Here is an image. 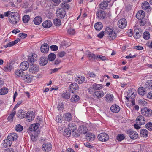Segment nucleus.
<instances>
[{
	"label": "nucleus",
	"mask_w": 152,
	"mask_h": 152,
	"mask_svg": "<svg viewBox=\"0 0 152 152\" xmlns=\"http://www.w3.org/2000/svg\"><path fill=\"white\" fill-rule=\"evenodd\" d=\"M4 15L6 17H8V20L12 24L15 25L19 22V15L17 12L7 11L4 13Z\"/></svg>",
	"instance_id": "nucleus-1"
},
{
	"label": "nucleus",
	"mask_w": 152,
	"mask_h": 152,
	"mask_svg": "<svg viewBox=\"0 0 152 152\" xmlns=\"http://www.w3.org/2000/svg\"><path fill=\"white\" fill-rule=\"evenodd\" d=\"M105 32L108 35V38L110 40L114 39L117 36L116 33L113 31V28L111 26H107Z\"/></svg>",
	"instance_id": "nucleus-2"
},
{
	"label": "nucleus",
	"mask_w": 152,
	"mask_h": 152,
	"mask_svg": "<svg viewBox=\"0 0 152 152\" xmlns=\"http://www.w3.org/2000/svg\"><path fill=\"white\" fill-rule=\"evenodd\" d=\"M141 113L145 117H149L151 116L152 115V110L151 109L147 107H144L142 109Z\"/></svg>",
	"instance_id": "nucleus-3"
},
{
	"label": "nucleus",
	"mask_w": 152,
	"mask_h": 152,
	"mask_svg": "<svg viewBox=\"0 0 152 152\" xmlns=\"http://www.w3.org/2000/svg\"><path fill=\"white\" fill-rule=\"evenodd\" d=\"M126 133L131 139L133 140L136 139L138 137L137 133L132 130H129L126 131Z\"/></svg>",
	"instance_id": "nucleus-4"
},
{
	"label": "nucleus",
	"mask_w": 152,
	"mask_h": 152,
	"mask_svg": "<svg viewBox=\"0 0 152 152\" xmlns=\"http://www.w3.org/2000/svg\"><path fill=\"white\" fill-rule=\"evenodd\" d=\"M39 70V66L36 64H32L29 66V71L31 73L36 74Z\"/></svg>",
	"instance_id": "nucleus-5"
},
{
	"label": "nucleus",
	"mask_w": 152,
	"mask_h": 152,
	"mask_svg": "<svg viewBox=\"0 0 152 152\" xmlns=\"http://www.w3.org/2000/svg\"><path fill=\"white\" fill-rule=\"evenodd\" d=\"M98 139L102 142L107 141L109 138V136L105 133H101L98 136Z\"/></svg>",
	"instance_id": "nucleus-6"
},
{
	"label": "nucleus",
	"mask_w": 152,
	"mask_h": 152,
	"mask_svg": "<svg viewBox=\"0 0 152 152\" xmlns=\"http://www.w3.org/2000/svg\"><path fill=\"white\" fill-rule=\"evenodd\" d=\"M69 88L70 92L73 93L78 90L79 87L77 83H74L70 85Z\"/></svg>",
	"instance_id": "nucleus-7"
},
{
	"label": "nucleus",
	"mask_w": 152,
	"mask_h": 152,
	"mask_svg": "<svg viewBox=\"0 0 152 152\" xmlns=\"http://www.w3.org/2000/svg\"><path fill=\"white\" fill-rule=\"evenodd\" d=\"M25 116L26 121L29 122L32 121L35 117L34 113L32 111L28 112L26 114Z\"/></svg>",
	"instance_id": "nucleus-8"
},
{
	"label": "nucleus",
	"mask_w": 152,
	"mask_h": 152,
	"mask_svg": "<svg viewBox=\"0 0 152 152\" xmlns=\"http://www.w3.org/2000/svg\"><path fill=\"white\" fill-rule=\"evenodd\" d=\"M56 14L58 18H63L65 16L66 12L64 9H59L56 11Z\"/></svg>",
	"instance_id": "nucleus-9"
},
{
	"label": "nucleus",
	"mask_w": 152,
	"mask_h": 152,
	"mask_svg": "<svg viewBox=\"0 0 152 152\" xmlns=\"http://www.w3.org/2000/svg\"><path fill=\"white\" fill-rule=\"evenodd\" d=\"M127 21L124 18L120 19L118 22V27L120 28H124L127 26Z\"/></svg>",
	"instance_id": "nucleus-10"
},
{
	"label": "nucleus",
	"mask_w": 152,
	"mask_h": 152,
	"mask_svg": "<svg viewBox=\"0 0 152 152\" xmlns=\"http://www.w3.org/2000/svg\"><path fill=\"white\" fill-rule=\"evenodd\" d=\"M52 147V145L50 143H46L43 144L42 149L44 151L48 152L51 150Z\"/></svg>",
	"instance_id": "nucleus-11"
},
{
	"label": "nucleus",
	"mask_w": 152,
	"mask_h": 152,
	"mask_svg": "<svg viewBox=\"0 0 152 152\" xmlns=\"http://www.w3.org/2000/svg\"><path fill=\"white\" fill-rule=\"evenodd\" d=\"M136 121L138 124L141 125L145 123V119L143 116L140 115L137 118Z\"/></svg>",
	"instance_id": "nucleus-12"
},
{
	"label": "nucleus",
	"mask_w": 152,
	"mask_h": 152,
	"mask_svg": "<svg viewBox=\"0 0 152 152\" xmlns=\"http://www.w3.org/2000/svg\"><path fill=\"white\" fill-rule=\"evenodd\" d=\"M97 18L100 19H103L106 16L105 13L102 10H99L96 13Z\"/></svg>",
	"instance_id": "nucleus-13"
},
{
	"label": "nucleus",
	"mask_w": 152,
	"mask_h": 152,
	"mask_svg": "<svg viewBox=\"0 0 152 152\" xmlns=\"http://www.w3.org/2000/svg\"><path fill=\"white\" fill-rule=\"evenodd\" d=\"M29 66V64L28 62L23 61L20 64V67L21 70H27Z\"/></svg>",
	"instance_id": "nucleus-14"
},
{
	"label": "nucleus",
	"mask_w": 152,
	"mask_h": 152,
	"mask_svg": "<svg viewBox=\"0 0 152 152\" xmlns=\"http://www.w3.org/2000/svg\"><path fill=\"white\" fill-rule=\"evenodd\" d=\"M17 138V134L15 133H10L8 135L7 137V138L11 142L16 140Z\"/></svg>",
	"instance_id": "nucleus-15"
},
{
	"label": "nucleus",
	"mask_w": 152,
	"mask_h": 152,
	"mask_svg": "<svg viewBox=\"0 0 152 152\" xmlns=\"http://www.w3.org/2000/svg\"><path fill=\"white\" fill-rule=\"evenodd\" d=\"M37 55L33 53L32 54H30L28 56V60L30 63L34 62L37 60Z\"/></svg>",
	"instance_id": "nucleus-16"
},
{
	"label": "nucleus",
	"mask_w": 152,
	"mask_h": 152,
	"mask_svg": "<svg viewBox=\"0 0 152 152\" xmlns=\"http://www.w3.org/2000/svg\"><path fill=\"white\" fill-rule=\"evenodd\" d=\"M105 100L107 102L110 103L113 102L114 99L113 95L111 94H108L105 96Z\"/></svg>",
	"instance_id": "nucleus-17"
},
{
	"label": "nucleus",
	"mask_w": 152,
	"mask_h": 152,
	"mask_svg": "<svg viewBox=\"0 0 152 152\" xmlns=\"http://www.w3.org/2000/svg\"><path fill=\"white\" fill-rule=\"evenodd\" d=\"M145 16V12L142 10L138 11L136 14L137 18L139 20H141Z\"/></svg>",
	"instance_id": "nucleus-18"
},
{
	"label": "nucleus",
	"mask_w": 152,
	"mask_h": 152,
	"mask_svg": "<svg viewBox=\"0 0 152 152\" xmlns=\"http://www.w3.org/2000/svg\"><path fill=\"white\" fill-rule=\"evenodd\" d=\"M41 52L44 53H46L49 50V46L47 43H44L41 47Z\"/></svg>",
	"instance_id": "nucleus-19"
},
{
	"label": "nucleus",
	"mask_w": 152,
	"mask_h": 152,
	"mask_svg": "<svg viewBox=\"0 0 152 152\" xmlns=\"http://www.w3.org/2000/svg\"><path fill=\"white\" fill-rule=\"evenodd\" d=\"M21 69H17L15 72V75L17 77H21L22 79L24 75V72Z\"/></svg>",
	"instance_id": "nucleus-20"
},
{
	"label": "nucleus",
	"mask_w": 152,
	"mask_h": 152,
	"mask_svg": "<svg viewBox=\"0 0 152 152\" xmlns=\"http://www.w3.org/2000/svg\"><path fill=\"white\" fill-rule=\"evenodd\" d=\"M48 63L47 58L46 57H41L40 58L39 64L41 66L45 65Z\"/></svg>",
	"instance_id": "nucleus-21"
},
{
	"label": "nucleus",
	"mask_w": 152,
	"mask_h": 152,
	"mask_svg": "<svg viewBox=\"0 0 152 152\" xmlns=\"http://www.w3.org/2000/svg\"><path fill=\"white\" fill-rule=\"evenodd\" d=\"M110 110L113 112L117 113L120 111V108L118 105L115 104L111 106L110 107Z\"/></svg>",
	"instance_id": "nucleus-22"
},
{
	"label": "nucleus",
	"mask_w": 152,
	"mask_h": 152,
	"mask_svg": "<svg viewBox=\"0 0 152 152\" xmlns=\"http://www.w3.org/2000/svg\"><path fill=\"white\" fill-rule=\"evenodd\" d=\"M104 95V93L102 91H97L94 92L93 96L95 97L100 98Z\"/></svg>",
	"instance_id": "nucleus-23"
},
{
	"label": "nucleus",
	"mask_w": 152,
	"mask_h": 152,
	"mask_svg": "<svg viewBox=\"0 0 152 152\" xmlns=\"http://www.w3.org/2000/svg\"><path fill=\"white\" fill-rule=\"evenodd\" d=\"M86 138L89 141H93L95 138V135L91 133H88L86 135Z\"/></svg>",
	"instance_id": "nucleus-24"
},
{
	"label": "nucleus",
	"mask_w": 152,
	"mask_h": 152,
	"mask_svg": "<svg viewBox=\"0 0 152 152\" xmlns=\"http://www.w3.org/2000/svg\"><path fill=\"white\" fill-rule=\"evenodd\" d=\"M145 87L146 90H150L152 89V80H149L146 82L145 85Z\"/></svg>",
	"instance_id": "nucleus-25"
},
{
	"label": "nucleus",
	"mask_w": 152,
	"mask_h": 152,
	"mask_svg": "<svg viewBox=\"0 0 152 152\" xmlns=\"http://www.w3.org/2000/svg\"><path fill=\"white\" fill-rule=\"evenodd\" d=\"M87 128L84 126H81L78 129V131L80 133L84 134L87 133Z\"/></svg>",
	"instance_id": "nucleus-26"
},
{
	"label": "nucleus",
	"mask_w": 152,
	"mask_h": 152,
	"mask_svg": "<svg viewBox=\"0 0 152 152\" xmlns=\"http://www.w3.org/2000/svg\"><path fill=\"white\" fill-rule=\"evenodd\" d=\"M26 112L24 110H20L18 111L17 117L20 118H24L26 115Z\"/></svg>",
	"instance_id": "nucleus-27"
},
{
	"label": "nucleus",
	"mask_w": 152,
	"mask_h": 152,
	"mask_svg": "<svg viewBox=\"0 0 152 152\" xmlns=\"http://www.w3.org/2000/svg\"><path fill=\"white\" fill-rule=\"evenodd\" d=\"M52 25V23L50 20L45 21L42 23V26L45 28H49Z\"/></svg>",
	"instance_id": "nucleus-28"
},
{
	"label": "nucleus",
	"mask_w": 152,
	"mask_h": 152,
	"mask_svg": "<svg viewBox=\"0 0 152 152\" xmlns=\"http://www.w3.org/2000/svg\"><path fill=\"white\" fill-rule=\"evenodd\" d=\"M85 80L84 76L80 75L75 78V81L78 83L81 84L83 83Z\"/></svg>",
	"instance_id": "nucleus-29"
},
{
	"label": "nucleus",
	"mask_w": 152,
	"mask_h": 152,
	"mask_svg": "<svg viewBox=\"0 0 152 152\" xmlns=\"http://www.w3.org/2000/svg\"><path fill=\"white\" fill-rule=\"evenodd\" d=\"M39 126V124L38 123L34 124L30 126L29 129L31 131H35L38 129Z\"/></svg>",
	"instance_id": "nucleus-30"
},
{
	"label": "nucleus",
	"mask_w": 152,
	"mask_h": 152,
	"mask_svg": "<svg viewBox=\"0 0 152 152\" xmlns=\"http://www.w3.org/2000/svg\"><path fill=\"white\" fill-rule=\"evenodd\" d=\"M12 144V142L7 138V139L4 140H3V142L2 144V145L5 147H6L8 146H11Z\"/></svg>",
	"instance_id": "nucleus-31"
},
{
	"label": "nucleus",
	"mask_w": 152,
	"mask_h": 152,
	"mask_svg": "<svg viewBox=\"0 0 152 152\" xmlns=\"http://www.w3.org/2000/svg\"><path fill=\"white\" fill-rule=\"evenodd\" d=\"M42 21V18L40 16H37L34 20V22L36 25L40 24Z\"/></svg>",
	"instance_id": "nucleus-32"
},
{
	"label": "nucleus",
	"mask_w": 152,
	"mask_h": 152,
	"mask_svg": "<svg viewBox=\"0 0 152 152\" xmlns=\"http://www.w3.org/2000/svg\"><path fill=\"white\" fill-rule=\"evenodd\" d=\"M93 89L95 90H100L103 88L102 85V84H97L94 83L92 86Z\"/></svg>",
	"instance_id": "nucleus-33"
},
{
	"label": "nucleus",
	"mask_w": 152,
	"mask_h": 152,
	"mask_svg": "<svg viewBox=\"0 0 152 152\" xmlns=\"http://www.w3.org/2000/svg\"><path fill=\"white\" fill-rule=\"evenodd\" d=\"M146 90L142 87H140L138 89V92L139 94L143 96L147 93Z\"/></svg>",
	"instance_id": "nucleus-34"
},
{
	"label": "nucleus",
	"mask_w": 152,
	"mask_h": 152,
	"mask_svg": "<svg viewBox=\"0 0 152 152\" xmlns=\"http://www.w3.org/2000/svg\"><path fill=\"white\" fill-rule=\"evenodd\" d=\"M79 100V97L76 95H72L71 99V101L72 102H76Z\"/></svg>",
	"instance_id": "nucleus-35"
},
{
	"label": "nucleus",
	"mask_w": 152,
	"mask_h": 152,
	"mask_svg": "<svg viewBox=\"0 0 152 152\" xmlns=\"http://www.w3.org/2000/svg\"><path fill=\"white\" fill-rule=\"evenodd\" d=\"M109 2L105 0V1L103 2H102L100 4L99 6L100 8L104 10L105 9L106 7H107L108 4L107 3Z\"/></svg>",
	"instance_id": "nucleus-36"
},
{
	"label": "nucleus",
	"mask_w": 152,
	"mask_h": 152,
	"mask_svg": "<svg viewBox=\"0 0 152 152\" xmlns=\"http://www.w3.org/2000/svg\"><path fill=\"white\" fill-rule=\"evenodd\" d=\"M86 54H87V56L89 60L92 61L96 59V56L94 54L90 52L87 53Z\"/></svg>",
	"instance_id": "nucleus-37"
},
{
	"label": "nucleus",
	"mask_w": 152,
	"mask_h": 152,
	"mask_svg": "<svg viewBox=\"0 0 152 152\" xmlns=\"http://www.w3.org/2000/svg\"><path fill=\"white\" fill-rule=\"evenodd\" d=\"M16 113V111L12 110L11 113L7 118V119L8 121H9L10 122H12L13 121V118L15 115Z\"/></svg>",
	"instance_id": "nucleus-38"
},
{
	"label": "nucleus",
	"mask_w": 152,
	"mask_h": 152,
	"mask_svg": "<svg viewBox=\"0 0 152 152\" xmlns=\"http://www.w3.org/2000/svg\"><path fill=\"white\" fill-rule=\"evenodd\" d=\"M22 79L28 83H30L32 80L31 77L28 75H24L23 77H22Z\"/></svg>",
	"instance_id": "nucleus-39"
},
{
	"label": "nucleus",
	"mask_w": 152,
	"mask_h": 152,
	"mask_svg": "<svg viewBox=\"0 0 152 152\" xmlns=\"http://www.w3.org/2000/svg\"><path fill=\"white\" fill-rule=\"evenodd\" d=\"M140 134L141 136L146 137L148 135V132L146 129H143L140 131Z\"/></svg>",
	"instance_id": "nucleus-40"
},
{
	"label": "nucleus",
	"mask_w": 152,
	"mask_h": 152,
	"mask_svg": "<svg viewBox=\"0 0 152 152\" xmlns=\"http://www.w3.org/2000/svg\"><path fill=\"white\" fill-rule=\"evenodd\" d=\"M103 27L102 25L100 22L96 23L94 25V27L97 30H100Z\"/></svg>",
	"instance_id": "nucleus-41"
},
{
	"label": "nucleus",
	"mask_w": 152,
	"mask_h": 152,
	"mask_svg": "<svg viewBox=\"0 0 152 152\" xmlns=\"http://www.w3.org/2000/svg\"><path fill=\"white\" fill-rule=\"evenodd\" d=\"M61 96L62 97L65 99H69L70 97V94L68 92H64L61 94Z\"/></svg>",
	"instance_id": "nucleus-42"
},
{
	"label": "nucleus",
	"mask_w": 152,
	"mask_h": 152,
	"mask_svg": "<svg viewBox=\"0 0 152 152\" xmlns=\"http://www.w3.org/2000/svg\"><path fill=\"white\" fill-rule=\"evenodd\" d=\"M72 117L71 114L69 113H66L64 115V119L66 121H69L72 119Z\"/></svg>",
	"instance_id": "nucleus-43"
},
{
	"label": "nucleus",
	"mask_w": 152,
	"mask_h": 152,
	"mask_svg": "<svg viewBox=\"0 0 152 152\" xmlns=\"http://www.w3.org/2000/svg\"><path fill=\"white\" fill-rule=\"evenodd\" d=\"M8 89L7 88L4 87L0 89V95H5L8 93Z\"/></svg>",
	"instance_id": "nucleus-44"
},
{
	"label": "nucleus",
	"mask_w": 152,
	"mask_h": 152,
	"mask_svg": "<svg viewBox=\"0 0 152 152\" xmlns=\"http://www.w3.org/2000/svg\"><path fill=\"white\" fill-rule=\"evenodd\" d=\"M71 130L69 128H67L65 129L64 133V135L66 137H69L71 134Z\"/></svg>",
	"instance_id": "nucleus-45"
},
{
	"label": "nucleus",
	"mask_w": 152,
	"mask_h": 152,
	"mask_svg": "<svg viewBox=\"0 0 152 152\" xmlns=\"http://www.w3.org/2000/svg\"><path fill=\"white\" fill-rule=\"evenodd\" d=\"M68 2H64L61 3L60 4L61 7L63 9H68L69 8V4H67Z\"/></svg>",
	"instance_id": "nucleus-46"
},
{
	"label": "nucleus",
	"mask_w": 152,
	"mask_h": 152,
	"mask_svg": "<svg viewBox=\"0 0 152 152\" xmlns=\"http://www.w3.org/2000/svg\"><path fill=\"white\" fill-rule=\"evenodd\" d=\"M48 57L49 60L53 61L55 59L56 56L54 53H51L48 55Z\"/></svg>",
	"instance_id": "nucleus-47"
},
{
	"label": "nucleus",
	"mask_w": 152,
	"mask_h": 152,
	"mask_svg": "<svg viewBox=\"0 0 152 152\" xmlns=\"http://www.w3.org/2000/svg\"><path fill=\"white\" fill-rule=\"evenodd\" d=\"M149 7V3L146 1L144 2L142 5V9L144 10L148 9Z\"/></svg>",
	"instance_id": "nucleus-48"
},
{
	"label": "nucleus",
	"mask_w": 152,
	"mask_h": 152,
	"mask_svg": "<svg viewBox=\"0 0 152 152\" xmlns=\"http://www.w3.org/2000/svg\"><path fill=\"white\" fill-rule=\"evenodd\" d=\"M127 93V96L130 98H134L135 96V93L132 91H129Z\"/></svg>",
	"instance_id": "nucleus-49"
},
{
	"label": "nucleus",
	"mask_w": 152,
	"mask_h": 152,
	"mask_svg": "<svg viewBox=\"0 0 152 152\" xmlns=\"http://www.w3.org/2000/svg\"><path fill=\"white\" fill-rule=\"evenodd\" d=\"M53 23L54 25L57 26H59L61 24L60 20L57 18L53 20Z\"/></svg>",
	"instance_id": "nucleus-50"
},
{
	"label": "nucleus",
	"mask_w": 152,
	"mask_h": 152,
	"mask_svg": "<svg viewBox=\"0 0 152 152\" xmlns=\"http://www.w3.org/2000/svg\"><path fill=\"white\" fill-rule=\"evenodd\" d=\"M143 37L145 40L148 39L150 37V35L149 32H144L143 34Z\"/></svg>",
	"instance_id": "nucleus-51"
},
{
	"label": "nucleus",
	"mask_w": 152,
	"mask_h": 152,
	"mask_svg": "<svg viewBox=\"0 0 152 152\" xmlns=\"http://www.w3.org/2000/svg\"><path fill=\"white\" fill-rule=\"evenodd\" d=\"M16 131L17 132H20L23 129V127L20 124L17 125L15 128Z\"/></svg>",
	"instance_id": "nucleus-52"
},
{
	"label": "nucleus",
	"mask_w": 152,
	"mask_h": 152,
	"mask_svg": "<svg viewBox=\"0 0 152 152\" xmlns=\"http://www.w3.org/2000/svg\"><path fill=\"white\" fill-rule=\"evenodd\" d=\"M30 19L29 16L27 15H24L23 18V21L25 23H28Z\"/></svg>",
	"instance_id": "nucleus-53"
},
{
	"label": "nucleus",
	"mask_w": 152,
	"mask_h": 152,
	"mask_svg": "<svg viewBox=\"0 0 152 152\" xmlns=\"http://www.w3.org/2000/svg\"><path fill=\"white\" fill-rule=\"evenodd\" d=\"M67 32L69 34L72 35H74L75 33V29L72 28L68 29L67 30Z\"/></svg>",
	"instance_id": "nucleus-54"
},
{
	"label": "nucleus",
	"mask_w": 152,
	"mask_h": 152,
	"mask_svg": "<svg viewBox=\"0 0 152 152\" xmlns=\"http://www.w3.org/2000/svg\"><path fill=\"white\" fill-rule=\"evenodd\" d=\"M146 128L149 130H152V123L148 122L145 125Z\"/></svg>",
	"instance_id": "nucleus-55"
},
{
	"label": "nucleus",
	"mask_w": 152,
	"mask_h": 152,
	"mask_svg": "<svg viewBox=\"0 0 152 152\" xmlns=\"http://www.w3.org/2000/svg\"><path fill=\"white\" fill-rule=\"evenodd\" d=\"M12 66L10 65H7L4 67V70L6 72L10 71L12 69Z\"/></svg>",
	"instance_id": "nucleus-56"
},
{
	"label": "nucleus",
	"mask_w": 152,
	"mask_h": 152,
	"mask_svg": "<svg viewBox=\"0 0 152 152\" xmlns=\"http://www.w3.org/2000/svg\"><path fill=\"white\" fill-rule=\"evenodd\" d=\"M96 59L98 60L104 61L106 59L105 56L102 55H98L96 56Z\"/></svg>",
	"instance_id": "nucleus-57"
},
{
	"label": "nucleus",
	"mask_w": 152,
	"mask_h": 152,
	"mask_svg": "<svg viewBox=\"0 0 152 152\" xmlns=\"http://www.w3.org/2000/svg\"><path fill=\"white\" fill-rule=\"evenodd\" d=\"M75 126V123H70L68 125V128H69L71 130H73L74 128H76Z\"/></svg>",
	"instance_id": "nucleus-58"
},
{
	"label": "nucleus",
	"mask_w": 152,
	"mask_h": 152,
	"mask_svg": "<svg viewBox=\"0 0 152 152\" xmlns=\"http://www.w3.org/2000/svg\"><path fill=\"white\" fill-rule=\"evenodd\" d=\"M76 130V128H74L72 131V134L73 136L75 137H77L79 136V134L76 132L75 130Z\"/></svg>",
	"instance_id": "nucleus-59"
},
{
	"label": "nucleus",
	"mask_w": 152,
	"mask_h": 152,
	"mask_svg": "<svg viewBox=\"0 0 152 152\" xmlns=\"http://www.w3.org/2000/svg\"><path fill=\"white\" fill-rule=\"evenodd\" d=\"M124 138V136L123 134H118L117 137V139L119 141H121Z\"/></svg>",
	"instance_id": "nucleus-60"
},
{
	"label": "nucleus",
	"mask_w": 152,
	"mask_h": 152,
	"mask_svg": "<svg viewBox=\"0 0 152 152\" xmlns=\"http://www.w3.org/2000/svg\"><path fill=\"white\" fill-rule=\"evenodd\" d=\"M56 121L57 122L61 123L62 121V117L60 115H58L56 117Z\"/></svg>",
	"instance_id": "nucleus-61"
},
{
	"label": "nucleus",
	"mask_w": 152,
	"mask_h": 152,
	"mask_svg": "<svg viewBox=\"0 0 152 152\" xmlns=\"http://www.w3.org/2000/svg\"><path fill=\"white\" fill-rule=\"evenodd\" d=\"M142 34L141 32H136L134 37L136 39H138L141 37Z\"/></svg>",
	"instance_id": "nucleus-62"
},
{
	"label": "nucleus",
	"mask_w": 152,
	"mask_h": 152,
	"mask_svg": "<svg viewBox=\"0 0 152 152\" xmlns=\"http://www.w3.org/2000/svg\"><path fill=\"white\" fill-rule=\"evenodd\" d=\"M51 49L53 51H56L57 50L58 48L57 46L56 45H53L50 47Z\"/></svg>",
	"instance_id": "nucleus-63"
},
{
	"label": "nucleus",
	"mask_w": 152,
	"mask_h": 152,
	"mask_svg": "<svg viewBox=\"0 0 152 152\" xmlns=\"http://www.w3.org/2000/svg\"><path fill=\"white\" fill-rule=\"evenodd\" d=\"M19 36L21 38L24 39L27 36V35L26 34L21 33L19 34Z\"/></svg>",
	"instance_id": "nucleus-64"
}]
</instances>
